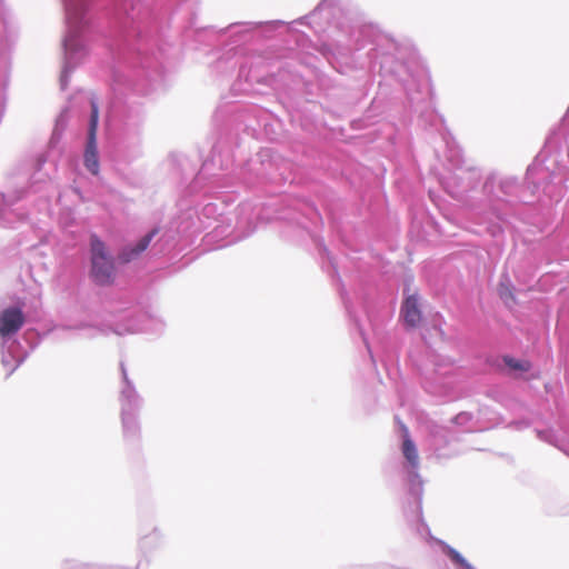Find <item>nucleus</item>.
Masks as SVG:
<instances>
[{"label":"nucleus","instance_id":"nucleus-1","mask_svg":"<svg viewBox=\"0 0 569 569\" xmlns=\"http://www.w3.org/2000/svg\"><path fill=\"white\" fill-rule=\"evenodd\" d=\"M216 140L210 157L202 161L199 171L189 183L190 194L210 193L230 188L237 180L246 188L263 191L264 199L243 200L237 207L236 230L240 238L251 236L259 224L272 220H284L305 230L316 244L322 270L331 278L342 300L346 313L367 350H371L369 338L339 274L337 264L319 231L323 219L313 202L296 200L282 207L286 199L280 196L282 187L290 179V163L273 148H260L254 157L233 169L241 146L240 132L254 137L262 130L270 141H278L282 134V121L272 112L258 106L226 103L213 113Z\"/></svg>","mask_w":569,"mask_h":569},{"label":"nucleus","instance_id":"nucleus-2","mask_svg":"<svg viewBox=\"0 0 569 569\" xmlns=\"http://www.w3.org/2000/svg\"><path fill=\"white\" fill-rule=\"evenodd\" d=\"M325 54L331 63L335 60L347 66L367 68L373 77L380 78L379 92L359 122H376L388 110L385 87L398 84L406 94V108L417 114L426 127L441 134L447 148V159L455 170L463 168L462 149L457 146L446 127L445 118L435 107L430 74L416 49L399 44L373 24H365L350 29L345 41L325 46Z\"/></svg>","mask_w":569,"mask_h":569},{"label":"nucleus","instance_id":"nucleus-3","mask_svg":"<svg viewBox=\"0 0 569 569\" xmlns=\"http://www.w3.org/2000/svg\"><path fill=\"white\" fill-rule=\"evenodd\" d=\"M216 69L222 73L237 70V80L272 89L284 88L289 81H302L292 74L281 59L296 48H306V33L290 28L282 20L234 22L220 29Z\"/></svg>","mask_w":569,"mask_h":569},{"label":"nucleus","instance_id":"nucleus-4","mask_svg":"<svg viewBox=\"0 0 569 569\" xmlns=\"http://www.w3.org/2000/svg\"><path fill=\"white\" fill-rule=\"evenodd\" d=\"M163 77V66L141 52L127 71L112 68V89L118 104L112 111V119L108 121L107 129L114 134L119 151L128 157H136L139 153L144 120L142 104L132 100L129 94L141 97L150 94Z\"/></svg>","mask_w":569,"mask_h":569},{"label":"nucleus","instance_id":"nucleus-5","mask_svg":"<svg viewBox=\"0 0 569 569\" xmlns=\"http://www.w3.org/2000/svg\"><path fill=\"white\" fill-rule=\"evenodd\" d=\"M159 231L160 228L156 226L143 234L132 240L124 241L120 246L117 254L112 252L108 242L97 232H89L87 243V276L90 282L99 288L114 286L123 270L142 258Z\"/></svg>","mask_w":569,"mask_h":569},{"label":"nucleus","instance_id":"nucleus-6","mask_svg":"<svg viewBox=\"0 0 569 569\" xmlns=\"http://www.w3.org/2000/svg\"><path fill=\"white\" fill-rule=\"evenodd\" d=\"M396 431L400 439V450L405 458L402 465L406 495L402 505L403 516L409 528L425 540L433 539L422 511L423 480L418 472L419 456L409 428L398 415L393 417Z\"/></svg>","mask_w":569,"mask_h":569},{"label":"nucleus","instance_id":"nucleus-7","mask_svg":"<svg viewBox=\"0 0 569 569\" xmlns=\"http://www.w3.org/2000/svg\"><path fill=\"white\" fill-rule=\"evenodd\" d=\"M301 149L306 166L343 181L356 192H362L371 183L372 171L342 150L322 151L310 146Z\"/></svg>","mask_w":569,"mask_h":569},{"label":"nucleus","instance_id":"nucleus-8","mask_svg":"<svg viewBox=\"0 0 569 569\" xmlns=\"http://www.w3.org/2000/svg\"><path fill=\"white\" fill-rule=\"evenodd\" d=\"M563 236L565 232L559 226L549 239L527 244L515 253L512 272L518 282L530 286L542 264L550 266L568 260L569 253L563 250H569V247L562 244Z\"/></svg>","mask_w":569,"mask_h":569},{"label":"nucleus","instance_id":"nucleus-9","mask_svg":"<svg viewBox=\"0 0 569 569\" xmlns=\"http://www.w3.org/2000/svg\"><path fill=\"white\" fill-rule=\"evenodd\" d=\"M24 302L18 299L14 303L4 307L0 311V350L1 363L8 369L6 379L9 378L28 358L27 351L18 338V333L24 325Z\"/></svg>","mask_w":569,"mask_h":569},{"label":"nucleus","instance_id":"nucleus-10","mask_svg":"<svg viewBox=\"0 0 569 569\" xmlns=\"http://www.w3.org/2000/svg\"><path fill=\"white\" fill-rule=\"evenodd\" d=\"M121 389L119 401L121 405L120 417L123 438L126 441L136 442L140 437L139 412L143 399L136 389L133 381L129 378L126 365L120 361Z\"/></svg>","mask_w":569,"mask_h":569},{"label":"nucleus","instance_id":"nucleus-11","mask_svg":"<svg viewBox=\"0 0 569 569\" xmlns=\"http://www.w3.org/2000/svg\"><path fill=\"white\" fill-rule=\"evenodd\" d=\"M163 328L164 323L149 308L138 303L120 310L112 331L118 336L136 332L159 335Z\"/></svg>","mask_w":569,"mask_h":569},{"label":"nucleus","instance_id":"nucleus-12","mask_svg":"<svg viewBox=\"0 0 569 569\" xmlns=\"http://www.w3.org/2000/svg\"><path fill=\"white\" fill-rule=\"evenodd\" d=\"M88 108V139L82 154V164L92 176L100 173V153L98 148L99 106L93 94L80 97Z\"/></svg>","mask_w":569,"mask_h":569},{"label":"nucleus","instance_id":"nucleus-13","mask_svg":"<svg viewBox=\"0 0 569 569\" xmlns=\"http://www.w3.org/2000/svg\"><path fill=\"white\" fill-rule=\"evenodd\" d=\"M412 276H406L402 281V295L399 317L408 329H417L422 326L425 315L422 309V297L417 289L412 290Z\"/></svg>","mask_w":569,"mask_h":569},{"label":"nucleus","instance_id":"nucleus-14","mask_svg":"<svg viewBox=\"0 0 569 569\" xmlns=\"http://www.w3.org/2000/svg\"><path fill=\"white\" fill-rule=\"evenodd\" d=\"M481 360L489 370L505 376L525 378L533 370L531 360L518 358L511 353L485 352Z\"/></svg>","mask_w":569,"mask_h":569},{"label":"nucleus","instance_id":"nucleus-15","mask_svg":"<svg viewBox=\"0 0 569 569\" xmlns=\"http://www.w3.org/2000/svg\"><path fill=\"white\" fill-rule=\"evenodd\" d=\"M310 107L313 109L317 106L310 101H305L302 103H292L287 106V113L289 121L292 126L299 127L305 133L310 136L311 138H317L320 136L319 133V123L315 113L311 111Z\"/></svg>","mask_w":569,"mask_h":569},{"label":"nucleus","instance_id":"nucleus-16","mask_svg":"<svg viewBox=\"0 0 569 569\" xmlns=\"http://www.w3.org/2000/svg\"><path fill=\"white\" fill-rule=\"evenodd\" d=\"M335 4L336 0H321L309 14L301 17L298 22L308 24L316 33L323 32L326 24L331 27V18L339 11Z\"/></svg>","mask_w":569,"mask_h":569},{"label":"nucleus","instance_id":"nucleus-17","mask_svg":"<svg viewBox=\"0 0 569 569\" xmlns=\"http://www.w3.org/2000/svg\"><path fill=\"white\" fill-rule=\"evenodd\" d=\"M376 286L371 277L360 276L359 286L356 289V295L360 300L362 308L366 312L367 319L372 323L373 310L376 309L375 303Z\"/></svg>","mask_w":569,"mask_h":569},{"label":"nucleus","instance_id":"nucleus-18","mask_svg":"<svg viewBox=\"0 0 569 569\" xmlns=\"http://www.w3.org/2000/svg\"><path fill=\"white\" fill-rule=\"evenodd\" d=\"M497 295L506 308L511 309L518 303L516 287L507 270L499 276L497 283Z\"/></svg>","mask_w":569,"mask_h":569},{"label":"nucleus","instance_id":"nucleus-19","mask_svg":"<svg viewBox=\"0 0 569 569\" xmlns=\"http://www.w3.org/2000/svg\"><path fill=\"white\" fill-rule=\"evenodd\" d=\"M565 274L562 270L551 269L542 273L530 288L540 292H550L558 283L562 282Z\"/></svg>","mask_w":569,"mask_h":569},{"label":"nucleus","instance_id":"nucleus-20","mask_svg":"<svg viewBox=\"0 0 569 569\" xmlns=\"http://www.w3.org/2000/svg\"><path fill=\"white\" fill-rule=\"evenodd\" d=\"M437 543L441 547V551L450 561L453 569H477L472 563H470L466 557L456 548L450 546L443 540L436 539Z\"/></svg>","mask_w":569,"mask_h":569},{"label":"nucleus","instance_id":"nucleus-21","mask_svg":"<svg viewBox=\"0 0 569 569\" xmlns=\"http://www.w3.org/2000/svg\"><path fill=\"white\" fill-rule=\"evenodd\" d=\"M70 113H71V107L70 106H64L61 111L59 112V114L57 116L56 120H54V126H53V129H52V133H51V137L49 139V146L50 148H57L61 138H62V134L68 126V122H69V119H70Z\"/></svg>","mask_w":569,"mask_h":569},{"label":"nucleus","instance_id":"nucleus-22","mask_svg":"<svg viewBox=\"0 0 569 569\" xmlns=\"http://www.w3.org/2000/svg\"><path fill=\"white\" fill-rule=\"evenodd\" d=\"M498 412L488 406H481L477 413V425L479 430H489L498 425Z\"/></svg>","mask_w":569,"mask_h":569},{"label":"nucleus","instance_id":"nucleus-23","mask_svg":"<svg viewBox=\"0 0 569 569\" xmlns=\"http://www.w3.org/2000/svg\"><path fill=\"white\" fill-rule=\"evenodd\" d=\"M227 203L224 200L208 201L202 204L200 214L207 219H217L224 214Z\"/></svg>","mask_w":569,"mask_h":569},{"label":"nucleus","instance_id":"nucleus-24","mask_svg":"<svg viewBox=\"0 0 569 569\" xmlns=\"http://www.w3.org/2000/svg\"><path fill=\"white\" fill-rule=\"evenodd\" d=\"M141 562H138V565L134 568H128L122 566H101L96 563H84L79 562L77 560H64L62 562V569H140Z\"/></svg>","mask_w":569,"mask_h":569},{"label":"nucleus","instance_id":"nucleus-25","mask_svg":"<svg viewBox=\"0 0 569 569\" xmlns=\"http://www.w3.org/2000/svg\"><path fill=\"white\" fill-rule=\"evenodd\" d=\"M473 420V415L470 411H460L455 415L450 422L458 427L467 426L469 422Z\"/></svg>","mask_w":569,"mask_h":569},{"label":"nucleus","instance_id":"nucleus-26","mask_svg":"<svg viewBox=\"0 0 569 569\" xmlns=\"http://www.w3.org/2000/svg\"><path fill=\"white\" fill-rule=\"evenodd\" d=\"M560 227L565 232L562 244L569 247V200L567 201L566 211L563 212Z\"/></svg>","mask_w":569,"mask_h":569},{"label":"nucleus","instance_id":"nucleus-27","mask_svg":"<svg viewBox=\"0 0 569 569\" xmlns=\"http://www.w3.org/2000/svg\"><path fill=\"white\" fill-rule=\"evenodd\" d=\"M36 340L34 341H30L29 338H28V331H26L23 335H22V339L26 341V343L29 346L30 350H34L38 345L40 343V340L41 338L38 336V333L36 332Z\"/></svg>","mask_w":569,"mask_h":569},{"label":"nucleus","instance_id":"nucleus-28","mask_svg":"<svg viewBox=\"0 0 569 569\" xmlns=\"http://www.w3.org/2000/svg\"><path fill=\"white\" fill-rule=\"evenodd\" d=\"M443 392L447 393V395H451L452 393V390L449 388V382L446 380V378L443 379Z\"/></svg>","mask_w":569,"mask_h":569},{"label":"nucleus","instance_id":"nucleus-29","mask_svg":"<svg viewBox=\"0 0 569 569\" xmlns=\"http://www.w3.org/2000/svg\"><path fill=\"white\" fill-rule=\"evenodd\" d=\"M188 28H190V29H191V28H193V20H191V21H190V23H189V27H188Z\"/></svg>","mask_w":569,"mask_h":569},{"label":"nucleus","instance_id":"nucleus-30","mask_svg":"<svg viewBox=\"0 0 569 569\" xmlns=\"http://www.w3.org/2000/svg\"><path fill=\"white\" fill-rule=\"evenodd\" d=\"M213 27L212 26H209L208 28H206V30H212Z\"/></svg>","mask_w":569,"mask_h":569}]
</instances>
